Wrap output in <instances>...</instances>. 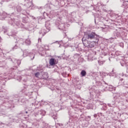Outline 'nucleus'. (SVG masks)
I'll return each mask as SVG.
<instances>
[{
    "label": "nucleus",
    "mask_w": 128,
    "mask_h": 128,
    "mask_svg": "<svg viewBox=\"0 0 128 128\" xmlns=\"http://www.w3.org/2000/svg\"><path fill=\"white\" fill-rule=\"evenodd\" d=\"M94 36H96V34L94 32H91L90 31L85 32H84V36L82 38V42H84V38L88 40H92L94 38Z\"/></svg>",
    "instance_id": "1"
},
{
    "label": "nucleus",
    "mask_w": 128,
    "mask_h": 128,
    "mask_svg": "<svg viewBox=\"0 0 128 128\" xmlns=\"http://www.w3.org/2000/svg\"><path fill=\"white\" fill-rule=\"evenodd\" d=\"M87 43L86 42H84L83 44L84 46H86V48H94V44H96V42H90V41H86Z\"/></svg>",
    "instance_id": "2"
},
{
    "label": "nucleus",
    "mask_w": 128,
    "mask_h": 128,
    "mask_svg": "<svg viewBox=\"0 0 128 128\" xmlns=\"http://www.w3.org/2000/svg\"><path fill=\"white\" fill-rule=\"evenodd\" d=\"M49 64L50 66H54L55 64H56L58 62H56V61L54 58H51L49 61Z\"/></svg>",
    "instance_id": "3"
},
{
    "label": "nucleus",
    "mask_w": 128,
    "mask_h": 128,
    "mask_svg": "<svg viewBox=\"0 0 128 128\" xmlns=\"http://www.w3.org/2000/svg\"><path fill=\"white\" fill-rule=\"evenodd\" d=\"M80 74L82 76H86V72L84 70H82Z\"/></svg>",
    "instance_id": "4"
},
{
    "label": "nucleus",
    "mask_w": 128,
    "mask_h": 128,
    "mask_svg": "<svg viewBox=\"0 0 128 128\" xmlns=\"http://www.w3.org/2000/svg\"><path fill=\"white\" fill-rule=\"evenodd\" d=\"M35 76H36V78H42V75L40 72H36L35 74Z\"/></svg>",
    "instance_id": "5"
},
{
    "label": "nucleus",
    "mask_w": 128,
    "mask_h": 128,
    "mask_svg": "<svg viewBox=\"0 0 128 128\" xmlns=\"http://www.w3.org/2000/svg\"><path fill=\"white\" fill-rule=\"evenodd\" d=\"M26 44H30V42L28 40H26Z\"/></svg>",
    "instance_id": "6"
},
{
    "label": "nucleus",
    "mask_w": 128,
    "mask_h": 128,
    "mask_svg": "<svg viewBox=\"0 0 128 128\" xmlns=\"http://www.w3.org/2000/svg\"><path fill=\"white\" fill-rule=\"evenodd\" d=\"M84 42H86V40L84 39Z\"/></svg>",
    "instance_id": "7"
},
{
    "label": "nucleus",
    "mask_w": 128,
    "mask_h": 128,
    "mask_svg": "<svg viewBox=\"0 0 128 128\" xmlns=\"http://www.w3.org/2000/svg\"><path fill=\"white\" fill-rule=\"evenodd\" d=\"M40 40V42H42V39H38V40Z\"/></svg>",
    "instance_id": "8"
},
{
    "label": "nucleus",
    "mask_w": 128,
    "mask_h": 128,
    "mask_svg": "<svg viewBox=\"0 0 128 128\" xmlns=\"http://www.w3.org/2000/svg\"><path fill=\"white\" fill-rule=\"evenodd\" d=\"M26 114H28V112H26Z\"/></svg>",
    "instance_id": "9"
}]
</instances>
